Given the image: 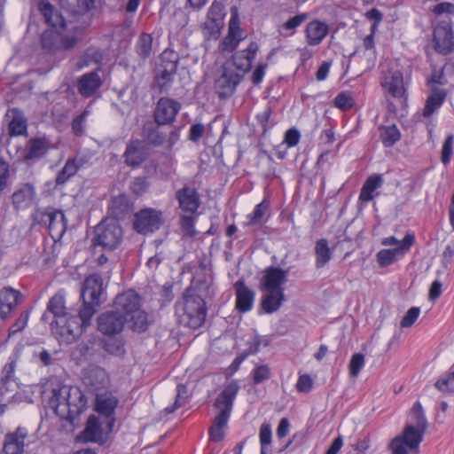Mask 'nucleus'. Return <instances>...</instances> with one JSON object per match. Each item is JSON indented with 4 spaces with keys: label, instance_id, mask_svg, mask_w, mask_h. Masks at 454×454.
<instances>
[{
    "label": "nucleus",
    "instance_id": "obj_24",
    "mask_svg": "<svg viewBox=\"0 0 454 454\" xmlns=\"http://www.w3.org/2000/svg\"><path fill=\"white\" fill-rule=\"evenodd\" d=\"M236 294V309L241 312L246 313L253 309L255 293L247 286L243 279L238 280L234 284Z\"/></svg>",
    "mask_w": 454,
    "mask_h": 454
},
{
    "label": "nucleus",
    "instance_id": "obj_1",
    "mask_svg": "<svg viewBox=\"0 0 454 454\" xmlns=\"http://www.w3.org/2000/svg\"><path fill=\"white\" fill-rule=\"evenodd\" d=\"M176 313L180 325L198 329L206 320V302L194 290L188 288L184 294L183 301L176 304Z\"/></svg>",
    "mask_w": 454,
    "mask_h": 454
},
{
    "label": "nucleus",
    "instance_id": "obj_35",
    "mask_svg": "<svg viewBox=\"0 0 454 454\" xmlns=\"http://www.w3.org/2000/svg\"><path fill=\"white\" fill-rule=\"evenodd\" d=\"M49 221V231L51 236L61 238L67 229V220L61 210H51L44 215Z\"/></svg>",
    "mask_w": 454,
    "mask_h": 454
},
{
    "label": "nucleus",
    "instance_id": "obj_41",
    "mask_svg": "<svg viewBox=\"0 0 454 454\" xmlns=\"http://www.w3.org/2000/svg\"><path fill=\"white\" fill-rule=\"evenodd\" d=\"M315 254V266L317 269L325 267L332 259L333 253L328 246V241L325 239H320L316 241Z\"/></svg>",
    "mask_w": 454,
    "mask_h": 454
},
{
    "label": "nucleus",
    "instance_id": "obj_4",
    "mask_svg": "<svg viewBox=\"0 0 454 454\" xmlns=\"http://www.w3.org/2000/svg\"><path fill=\"white\" fill-rule=\"evenodd\" d=\"M83 304L78 315H70L69 321L61 333V345H68L74 342L90 325L94 314L100 304H94L89 301H82Z\"/></svg>",
    "mask_w": 454,
    "mask_h": 454
},
{
    "label": "nucleus",
    "instance_id": "obj_43",
    "mask_svg": "<svg viewBox=\"0 0 454 454\" xmlns=\"http://www.w3.org/2000/svg\"><path fill=\"white\" fill-rule=\"evenodd\" d=\"M380 138L385 147H391L401 138L398 128L393 124L389 126H380Z\"/></svg>",
    "mask_w": 454,
    "mask_h": 454
},
{
    "label": "nucleus",
    "instance_id": "obj_29",
    "mask_svg": "<svg viewBox=\"0 0 454 454\" xmlns=\"http://www.w3.org/2000/svg\"><path fill=\"white\" fill-rule=\"evenodd\" d=\"M87 163L85 156L76 155L74 158L68 159L62 169L58 173L56 176V184H65L71 177Z\"/></svg>",
    "mask_w": 454,
    "mask_h": 454
},
{
    "label": "nucleus",
    "instance_id": "obj_5",
    "mask_svg": "<svg viewBox=\"0 0 454 454\" xmlns=\"http://www.w3.org/2000/svg\"><path fill=\"white\" fill-rule=\"evenodd\" d=\"M123 239V231L115 218L103 219L94 230L93 243L106 252L120 247Z\"/></svg>",
    "mask_w": 454,
    "mask_h": 454
},
{
    "label": "nucleus",
    "instance_id": "obj_47",
    "mask_svg": "<svg viewBox=\"0 0 454 454\" xmlns=\"http://www.w3.org/2000/svg\"><path fill=\"white\" fill-rule=\"evenodd\" d=\"M199 215H200L199 213H196V214L185 213V214L180 215L179 223H180L181 230L184 236L192 238L196 235L194 223H195V221L198 218Z\"/></svg>",
    "mask_w": 454,
    "mask_h": 454
},
{
    "label": "nucleus",
    "instance_id": "obj_63",
    "mask_svg": "<svg viewBox=\"0 0 454 454\" xmlns=\"http://www.w3.org/2000/svg\"><path fill=\"white\" fill-rule=\"evenodd\" d=\"M150 183L147 178L145 176L136 177L131 183L130 189L131 192L136 195H141L147 192L149 189Z\"/></svg>",
    "mask_w": 454,
    "mask_h": 454
},
{
    "label": "nucleus",
    "instance_id": "obj_60",
    "mask_svg": "<svg viewBox=\"0 0 454 454\" xmlns=\"http://www.w3.org/2000/svg\"><path fill=\"white\" fill-rule=\"evenodd\" d=\"M63 386L59 388H54L52 391V397L51 398L50 403L55 409L56 412L60 409V407L64 406L67 408V398H66V394L62 393Z\"/></svg>",
    "mask_w": 454,
    "mask_h": 454
},
{
    "label": "nucleus",
    "instance_id": "obj_36",
    "mask_svg": "<svg viewBox=\"0 0 454 454\" xmlns=\"http://www.w3.org/2000/svg\"><path fill=\"white\" fill-rule=\"evenodd\" d=\"M447 94L448 92L445 89H433V91H430V94L426 100L422 113L423 116L425 118H429L437 112L443 105Z\"/></svg>",
    "mask_w": 454,
    "mask_h": 454
},
{
    "label": "nucleus",
    "instance_id": "obj_12",
    "mask_svg": "<svg viewBox=\"0 0 454 454\" xmlns=\"http://www.w3.org/2000/svg\"><path fill=\"white\" fill-rule=\"evenodd\" d=\"M288 270L280 267L269 266L260 280V290H284L283 285L287 281Z\"/></svg>",
    "mask_w": 454,
    "mask_h": 454
},
{
    "label": "nucleus",
    "instance_id": "obj_27",
    "mask_svg": "<svg viewBox=\"0 0 454 454\" xmlns=\"http://www.w3.org/2000/svg\"><path fill=\"white\" fill-rule=\"evenodd\" d=\"M102 81L98 72L83 74L77 82V90L83 98L92 97L101 87Z\"/></svg>",
    "mask_w": 454,
    "mask_h": 454
},
{
    "label": "nucleus",
    "instance_id": "obj_11",
    "mask_svg": "<svg viewBox=\"0 0 454 454\" xmlns=\"http://www.w3.org/2000/svg\"><path fill=\"white\" fill-rule=\"evenodd\" d=\"M415 243V235L407 232L401 246L392 249H381L377 253V262L380 267H387L397 261L399 255L406 254Z\"/></svg>",
    "mask_w": 454,
    "mask_h": 454
},
{
    "label": "nucleus",
    "instance_id": "obj_38",
    "mask_svg": "<svg viewBox=\"0 0 454 454\" xmlns=\"http://www.w3.org/2000/svg\"><path fill=\"white\" fill-rule=\"evenodd\" d=\"M230 417L225 413H218L213 420L212 426L209 427L208 434L212 442H219L224 439L225 429L228 427Z\"/></svg>",
    "mask_w": 454,
    "mask_h": 454
},
{
    "label": "nucleus",
    "instance_id": "obj_2",
    "mask_svg": "<svg viewBox=\"0 0 454 454\" xmlns=\"http://www.w3.org/2000/svg\"><path fill=\"white\" fill-rule=\"evenodd\" d=\"M69 316L67 312L65 291L59 290L49 300L46 311L43 314L41 320L50 323L51 333L60 345V333H65L62 328H66Z\"/></svg>",
    "mask_w": 454,
    "mask_h": 454
},
{
    "label": "nucleus",
    "instance_id": "obj_37",
    "mask_svg": "<svg viewBox=\"0 0 454 454\" xmlns=\"http://www.w3.org/2000/svg\"><path fill=\"white\" fill-rule=\"evenodd\" d=\"M102 425H106V420L100 421L99 418L95 415L90 416L86 427L82 432L84 442H98L102 438Z\"/></svg>",
    "mask_w": 454,
    "mask_h": 454
},
{
    "label": "nucleus",
    "instance_id": "obj_20",
    "mask_svg": "<svg viewBox=\"0 0 454 454\" xmlns=\"http://www.w3.org/2000/svg\"><path fill=\"white\" fill-rule=\"evenodd\" d=\"M62 393L66 394V398H67V410L69 416L83 412L87 405V399L79 387L64 385Z\"/></svg>",
    "mask_w": 454,
    "mask_h": 454
},
{
    "label": "nucleus",
    "instance_id": "obj_54",
    "mask_svg": "<svg viewBox=\"0 0 454 454\" xmlns=\"http://www.w3.org/2000/svg\"><path fill=\"white\" fill-rule=\"evenodd\" d=\"M253 382L259 385L271 377V370L268 364L255 365L251 372Z\"/></svg>",
    "mask_w": 454,
    "mask_h": 454
},
{
    "label": "nucleus",
    "instance_id": "obj_46",
    "mask_svg": "<svg viewBox=\"0 0 454 454\" xmlns=\"http://www.w3.org/2000/svg\"><path fill=\"white\" fill-rule=\"evenodd\" d=\"M308 19L307 13H300L286 20L280 27V33L285 36L293 35L297 27H299Z\"/></svg>",
    "mask_w": 454,
    "mask_h": 454
},
{
    "label": "nucleus",
    "instance_id": "obj_16",
    "mask_svg": "<svg viewBox=\"0 0 454 454\" xmlns=\"http://www.w3.org/2000/svg\"><path fill=\"white\" fill-rule=\"evenodd\" d=\"M239 391V385L237 380H231L226 384L223 391L215 398L214 406L220 410L219 413H225L231 417L234 401Z\"/></svg>",
    "mask_w": 454,
    "mask_h": 454
},
{
    "label": "nucleus",
    "instance_id": "obj_40",
    "mask_svg": "<svg viewBox=\"0 0 454 454\" xmlns=\"http://www.w3.org/2000/svg\"><path fill=\"white\" fill-rule=\"evenodd\" d=\"M12 120L9 123V131L11 136H22L27 134V125L22 111L18 108L11 110Z\"/></svg>",
    "mask_w": 454,
    "mask_h": 454
},
{
    "label": "nucleus",
    "instance_id": "obj_23",
    "mask_svg": "<svg viewBox=\"0 0 454 454\" xmlns=\"http://www.w3.org/2000/svg\"><path fill=\"white\" fill-rule=\"evenodd\" d=\"M22 300V294L12 287H4L0 291V317L5 319L11 316Z\"/></svg>",
    "mask_w": 454,
    "mask_h": 454
},
{
    "label": "nucleus",
    "instance_id": "obj_6",
    "mask_svg": "<svg viewBox=\"0 0 454 454\" xmlns=\"http://www.w3.org/2000/svg\"><path fill=\"white\" fill-rule=\"evenodd\" d=\"M411 413L415 419V426L407 425L403 434L397 436L405 442L409 450H418L420 442L423 441L424 434L427 427V421L419 402H416L413 404Z\"/></svg>",
    "mask_w": 454,
    "mask_h": 454
},
{
    "label": "nucleus",
    "instance_id": "obj_17",
    "mask_svg": "<svg viewBox=\"0 0 454 454\" xmlns=\"http://www.w3.org/2000/svg\"><path fill=\"white\" fill-rule=\"evenodd\" d=\"M118 404V400L113 395H101L96 399V411L98 412L101 419L106 420V427L108 431H112L115 423L114 411Z\"/></svg>",
    "mask_w": 454,
    "mask_h": 454
},
{
    "label": "nucleus",
    "instance_id": "obj_61",
    "mask_svg": "<svg viewBox=\"0 0 454 454\" xmlns=\"http://www.w3.org/2000/svg\"><path fill=\"white\" fill-rule=\"evenodd\" d=\"M260 445L262 449H267L271 443L272 430L269 423H262L259 432Z\"/></svg>",
    "mask_w": 454,
    "mask_h": 454
},
{
    "label": "nucleus",
    "instance_id": "obj_7",
    "mask_svg": "<svg viewBox=\"0 0 454 454\" xmlns=\"http://www.w3.org/2000/svg\"><path fill=\"white\" fill-rule=\"evenodd\" d=\"M181 109V104L169 98H160L154 108L153 118L158 126L172 124Z\"/></svg>",
    "mask_w": 454,
    "mask_h": 454
},
{
    "label": "nucleus",
    "instance_id": "obj_48",
    "mask_svg": "<svg viewBox=\"0 0 454 454\" xmlns=\"http://www.w3.org/2000/svg\"><path fill=\"white\" fill-rule=\"evenodd\" d=\"M129 200L124 194L114 197L111 203V210L115 217L123 216L129 211Z\"/></svg>",
    "mask_w": 454,
    "mask_h": 454
},
{
    "label": "nucleus",
    "instance_id": "obj_51",
    "mask_svg": "<svg viewBox=\"0 0 454 454\" xmlns=\"http://www.w3.org/2000/svg\"><path fill=\"white\" fill-rule=\"evenodd\" d=\"M228 35L238 40L239 43L245 39L244 31L239 26L237 10H232L231 17L229 22Z\"/></svg>",
    "mask_w": 454,
    "mask_h": 454
},
{
    "label": "nucleus",
    "instance_id": "obj_30",
    "mask_svg": "<svg viewBox=\"0 0 454 454\" xmlns=\"http://www.w3.org/2000/svg\"><path fill=\"white\" fill-rule=\"evenodd\" d=\"M27 431L24 427H18L15 432L5 436L4 451L5 454H21L24 451L25 439Z\"/></svg>",
    "mask_w": 454,
    "mask_h": 454
},
{
    "label": "nucleus",
    "instance_id": "obj_31",
    "mask_svg": "<svg viewBox=\"0 0 454 454\" xmlns=\"http://www.w3.org/2000/svg\"><path fill=\"white\" fill-rule=\"evenodd\" d=\"M384 180L381 175L373 174L367 177L364 183L358 200L363 202H369L379 195L377 192L383 185Z\"/></svg>",
    "mask_w": 454,
    "mask_h": 454
},
{
    "label": "nucleus",
    "instance_id": "obj_14",
    "mask_svg": "<svg viewBox=\"0 0 454 454\" xmlns=\"http://www.w3.org/2000/svg\"><path fill=\"white\" fill-rule=\"evenodd\" d=\"M142 305L141 296L133 289L127 290L118 294L114 299V309L127 318L131 313L136 312Z\"/></svg>",
    "mask_w": 454,
    "mask_h": 454
},
{
    "label": "nucleus",
    "instance_id": "obj_19",
    "mask_svg": "<svg viewBox=\"0 0 454 454\" xmlns=\"http://www.w3.org/2000/svg\"><path fill=\"white\" fill-rule=\"evenodd\" d=\"M51 147V142L46 136L32 137L27 142L24 159L26 160H40L48 153Z\"/></svg>",
    "mask_w": 454,
    "mask_h": 454
},
{
    "label": "nucleus",
    "instance_id": "obj_58",
    "mask_svg": "<svg viewBox=\"0 0 454 454\" xmlns=\"http://www.w3.org/2000/svg\"><path fill=\"white\" fill-rule=\"evenodd\" d=\"M16 388L15 380H0V403L13 397Z\"/></svg>",
    "mask_w": 454,
    "mask_h": 454
},
{
    "label": "nucleus",
    "instance_id": "obj_22",
    "mask_svg": "<svg viewBox=\"0 0 454 454\" xmlns=\"http://www.w3.org/2000/svg\"><path fill=\"white\" fill-rule=\"evenodd\" d=\"M434 49L437 52L446 55L454 50V37L451 27L448 25H438L434 30Z\"/></svg>",
    "mask_w": 454,
    "mask_h": 454
},
{
    "label": "nucleus",
    "instance_id": "obj_26",
    "mask_svg": "<svg viewBox=\"0 0 454 454\" xmlns=\"http://www.w3.org/2000/svg\"><path fill=\"white\" fill-rule=\"evenodd\" d=\"M144 132L149 144L154 146H160L167 143V148L169 150L178 139L176 131L171 130L168 137L167 138V135L158 126L153 127L151 125L149 127H145Z\"/></svg>",
    "mask_w": 454,
    "mask_h": 454
},
{
    "label": "nucleus",
    "instance_id": "obj_59",
    "mask_svg": "<svg viewBox=\"0 0 454 454\" xmlns=\"http://www.w3.org/2000/svg\"><path fill=\"white\" fill-rule=\"evenodd\" d=\"M365 359L362 353H356L351 356L349 361L348 369L349 373L353 377H356L363 367L364 366Z\"/></svg>",
    "mask_w": 454,
    "mask_h": 454
},
{
    "label": "nucleus",
    "instance_id": "obj_45",
    "mask_svg": "<svg viewBox=\"0 0 454 454\" xmlns=\"http://www.w3.org/2000/svg\"><path fill=\"white\" fill-rule=\"evenodd\" d=\"M223 26L224 22L218 21V19H208L207 17L206 21L201 25L204 38L207 41L217 40Z\"/></svg>",
    "mask_w": 454,
    "mask_h": 454
},
{
    "label": "nucleus",
    "instance_id": "obj_52",
    "mask_svg": "<svg viewBox=\"0 0 454 454\" xmlns=\"http://www.w3.org/2000/svg\"><path fill=\"white\" fill-rule=\"evenodd\" d=\"M270 207V200L267 199H263L262 202L257 204L252 214L248 215V225H255L261 223L263 215H265V212Z\"/></svg>",
    "mask_w": 454,
    "mask_h": 454
},
{
    "label": "nucleus",
    "instance_id": "obj_64",
    "mask_svg": "<svg viewBox=\"0 0 454 454\" xmlns=\"http://www.w3.org/2000/svg\"><path fill=\"white\" fill-rule=\"evenodd\" d=\"M435 387L442 392H454V371L447 378L437 380Z\"/></svg>",
    "mask_w": 454,
    "mask_h": 454
},
{
    "label": "nucleus",
    "instance_id": "obj_25",
    "mask_svg": "<svg viewBox=\"0 0 454 454\" xmlns=\"http://www.w3.org/2000/svg\"><path fill=\"white\" fill-rule=\"evenodd\" d=\"M145 146L138 139L131 140L124 152V162L131 168H138L147 158Z\"/></svg>",
    "mask_w": 454,
    "mask_h": 454
},
{
    "label": "nucleus",
    "instance_id": "obj_44",
    "mask_svg": "<svg viewBox=\"0 0 454 454\" xmlns=\"http://www.w3.org/2000/svg\"><path fill=\"white\" fill-rule=\"evenodd\" d=\"M40 11L45 20V22L53 28L65 26L64 20L51 4L42 3L40 5Z\"/></svg>",
    "mask_w": 454,
    "mask_h": 454
},
{
    "label": "nucleus",
    "instance_id": "obj_56",
    "mask_svg": "<svg viewBox=\"0 0 454 454\" xmlns=\"http://www.w3.org/2000/svg\"><path fill=\"white\" fill-rule=\"evenodd\" d=\"M187 398V387L183 384L176 386V396L175 403L165 408L166 413H173L176 409L184 406Z\"/></svg>",
    "mask_w": 454,
    "mask_h": 454
},
{
    "label": "nucleus",
    "instance_id": "obj_15",
    "mask_svg": "<svg viewBox=\"0 0 454 454\" xmlns=\"http://www.w3.org/2000/svg\"><path fill=\"white\" fill-rule=\"evenodd\" d=\"M176 199L178 201L179 208L184 213H198L200 206V198L195 188L184 185L176 192Z\"/></svg>",
    "mask_w": 454,
    "mask_h": 454
},
{
    "label": "nucleus",
    "instance_id": "obj_8",
    "mask_svg": "<svg viewBox=\"0 0 454 454\" xmlns=\"http://www.w3.org/2000/svg\"><path fill=\"white\" fill-rule=\"evenodd\" d=\"M243 79V74L231 67H223V74L215 83V92L220 98H230Z\"/></svg>",
    "mask_w": 454,
    "mask_h": 454
},
{
    "label": "nucleus",
    "instance_id": "obj_13",
    "mask_svg": "<svg viewBox=\"0 0 454 454\" xmlns=\"http://www.w3.org/2000/svg\"><path fill=\"white\" fill-rule=\"evenodd\" d=\"M103 294V279L99 274H91L84 279L81 291V298L82 301H89L94 304H101Z\"/></svg>",
    "mask_w": 454,
    "mask_h": 454
},
{
    "label": "nucleus",
    "instance_id": "obj_9",
    "mask_svg": "<svg viewBox=\"0 0 454 454\" xmlns=\"http://www.w3.org/2000/svg\"><path fill=\"white\" fill-rule=\"evenodd\" d=\"M162 223V214L160 211L145 208L135 215L134 229L139 233L153 232L160 229Z\"/></svg>",
    "mask_w": 454,
    "mask_h": 454
},
{
    "label": "nucleus",
    "instance_id": "obj_50",
    "mask_svg": "<svg viewBox=\"0 0 454 454\" xmlns=\"http://www.w3.org/2000/svg\"><path fill=\"white\" fill-rule=\"evenodd\" d=\"M70 11L76 15H83L95 7L94 0H67Z\"/></svg>",
    "mask_w": 454,
    "mask_h": 454
},
{
    "label": "nucleus",
    "instance_id": "obj_10",
    "mask_svg": "<svg viewBox=\"0 0 454 454\" xmlns=\"http://www.w3.org/2000/svg\"><path fill=\"white\" fill-rule=\"evenodd\" d=\"M127 318L116 309L102 313L98 317V329L104 335H115L122 332Z\"/></svg>",
    "mask_w": 454,
    "mask_h": 454
},
{
    "label": "nucleus",
    "instance_id": "obj_57",
    "mask_svg": "<svg viewBox=\"0 0 454 454\" xmlns=\"http://www.w3.org/2000/svg\"><path fill=\"white\" fill-rule=\"evenodd\" d=\"M447 84V79L444 75L443 68L437 69L434 67L429 78L427 80V85L429 87L430 91L433 89H441L439 85Z\"/></svg>",
    "mask_w": 454,
    "mask_h": 454
},
{
    "label": "nucleus",
    "instance_id": "obj_18",
    "mask_svg": "<svg viewBox=\"0 0 454 454\" xmlns=\"http://www.w3.org/2000/svg\"><path fill=\"white\" fill-rule=\"evenodd\" d=\"M380 84L384 90L393 98H403L405 96L406 88L403 73L400 70H388L386 72Z\"/></svg>",
    "mask_w": 454,
    "mask_h": 454
},
{
    "label": "nucleus",
    "instance_id": "obj_28",
    "mask_svg": "<svg viewBox=\"0 0 454 454\" xmlns=\"http://www.w3.org/2000/svg\"><path fill=\"white\" fill-rule=\"evenodd\" d=\"M329 26L321 20H313L305 29L306 41L310 46L319 45L328 35Z\"/></svg>",
    "mask_w": 454,
    "mask_h": 454
},
{
    "label": "nucleus",
    "instance_id": "obj_42",
    "mask_svg": "<svg viewBox=\"0 0 454 454\" xmlns=\"http://www.w3.org/2000/svg\"><path fill=\"white\" fill-rule=\"evenodd\" d=\"M153 35L148 33H141L135 44L137 55L143 60L151 56L153 49Z\"/></svg>",
    "mask_w": 454,
    "mask_h": 454
},
{
    "label": "nucleus",
    "instance_id": "obj_33",
    "mask_svg": "<svg viewBox=\"0 0 454 454\" xmlns=\"http://www.w3.org/2000/svg\"><path fill=\"white\" fill-rule=\"evenodd\" d=\"M263 293L261 306L267 314L276 312L285 301L284 290H261Z\"/></svg>",
    "mask_w": 454,
    "mask_h": 454
},
{
    "label": "nucleus",
    "instance_id": "obj_3",
    "mask_svg": "<svg viewBox=\"0 0 454 454\" xmlns=\"http://www.w3.org/2000/svg\"><path fill=\"white\" fill-rule=\"evenodd\" d=\"M85 36V29L81 27L74 28L73 35H64L59 31L51 28L45 30L41 35L42 49L49 54H56L62 51H69L82 41Z\"/></svg>",
    "mask_w": 454,
    "mask_h": 454
},
{
    "label": "nucleus",
    "instance_id": "obj_49",
    "mask_svg": "<svg viewBox=\"0 0 454 454\" xmlns=\"http://www.w3.org/2000/svg\"><path fill=\"white\" fill-rule=\"evenodd\" d=\"M454 151V134H448L441 149V162L447 167L452 159Z\"/></svg>",
    "mask_w": 454,
    "mask_h": 454
},
{
    "label": "nucleus",
    "instance_id": "obj_55",
    "mask_svg": "<svg viewBox=\"0 0 454 454\" xmlns=\"http://www.w3.org/2000/svg\"><path fill=\"white\" fill-rule=\"evenodd\" d=\"M225 16L224 0H214L207 11V17L208 19H218V21L224 22Z\"/></svg>",
    "mask_w": 454,
    "mask_h": 454
},
{
    "label": "nucleus",
    "instance_id": "obj_32",
    "mask_svg": "<svg viewBox=\"0 0 454 454\" xmlns=\"http://www.w3.org/2000/svg\"><path fill=\"white\" fill-rule=\"evenodd\" d=\"M35 196V187L30 184H24L13 192L12 204L16 209L27 208L32 205Z\"/></svg>",
    "mask_w": 454,
    "mask_h": 454
},
{
    "label": "nucleus",
    "instance_id": "obj_34",
    "mask_svg": "<svg viewBox=\"0 0 454 454\" xmlns=\"http://www.w3.org/2000/svg\"><path fill=\"white\" fill-rule=\"evenodd\" d=\"M127 322H129V327L133 332L145 333L154 322V319L153 315L140 308L136 312L128 316Z\"/></svg>",
    "mask_w": 454,
    "mask_h": 454
},
{
    "label": "nucleus",
    "instance_id": "obj_39",
    "mask_svg": "<svg viewBox=\"0 0 454 454\" xmlns=\"http://www.w3.org/2000/svg\"><path fill=\"white\" fill-rule=\"evenodd\" d=\"M177 70V66L175 60L168 61L167 64L161 65V69L156 77V82L160 89V91L167 90L174 78Z\"/></svg>",
    "mask_w": 454,
    "mask_h": 454
},
{
    "label": "nucleus",
    "instance_id": "obj_21",
    "mask_svg": "<svg viewBox=\"0 0 454 454\" xmlns=\"http://www.w3.org/2000/svg\"><path fill=\"white\" fill-rule=\"evenodd\" d=\"M258 51V43L256 42H251L247 49L238 51L232 55V65L244 75L245 73L250 71L252 62L255 59Z\"/></svg>",
    "mask_w": 454,
    "mask_h": 454
},
{
    "label": "nucleus",
    "instance_id": "obj_62",
    "mask_svg": "<svg viewBox=\"0 0 454 454\" xmlns=\"http://www.w3.org/2000/svg\"><path fill=\"white\" fill-rule=\"evenodd\" d=\"M419 314H420V309L419 307H411V309H409L400 322L401 327L402 328L411 327L416 322Z\"/></svg>",
    "mask_w": 454,
    "mask_h": 454
},
{
    "label": "nucleus",
    "instance_id": "obj_53",
    "mask_svg": "<svg viewBox=\"0 0 454 454\" xmlns=\"http://www.w3.org/2000/svg\"><path fill=\"white\" fill-rule=\"evenodd\" d=\"M333 106L341 111H348L355 106V100L350 92L341 91L334 98Z\"/></svg>",
    "mask_w": 454,
    "mask_h": 454
}]
</instances>
